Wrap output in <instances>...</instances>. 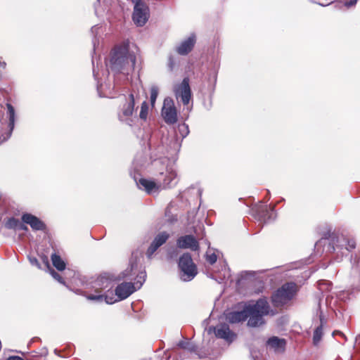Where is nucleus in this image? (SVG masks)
Wrapping results in <instances>:
<instances>
[{
  "label": "nucleus",
  "instance_id": "f03ea898",
  "mask_svg": "<svg viewBox=\"0 0 360 360\" xmlns=\"http://www.w3.org/2000/svg\"><path fill=\"white\" fill-rule=\"evenodd\" d=\"M114 282L112 280L104 276H100L95 281L94 285L96 294L89 295L87 299L98 302L105 301L107 304H113L117 302L112 290Z\"/></svg>",
  "mask_w": 360,
  "mask_h": 360
},
{
  "label": "nucleus",
  "instance_id": "393cba45",
  "mask_svg": "<svg viewBox=\"0 0 360 360\" xmlns=\"http://www.w3.org/2000/svg\"><path fill=\"white\" fill-rule=\"evenodd\" d=\"M317 286L319 290L321 292L323 295L326 296V302L328 301L330 297H333L332 295H326V293L329 292L332 288V283L329 281L321 280L318 281Z\"/></svg>",
  "mask_w": 360,
  "mask_h": 360
},
{
  "label": "nucleus",
  "instance_id": "09e8293b",
  "mask_svg": "<svg viewBox=\"0 0 360 360\" xmlns=\"http://www.w3.org/2000/svg\"><path fill=\"white\" fill-rule=\"evenodd\" d=\"M92 64H93V65H94V58L92 59Z\"/></svg>",
  "mask_w": 360,
  "mask_h": 360
},
{
  "label": "nucleus",
  "instance_id": "6e6552de",
  "mask_svg": "<svg viewBox=\"0 0 360 360\" xmlns=\"http://www.w3.org/2000/svg\"><path fill=\"white\" fill-rule=\"evenodd\" d=\"M139 98V93L134 88L128 97L126 98V103L122 105L118 112V118L127 124L131 126L133 122V112L134 110L135 101Z\"/></svg>",
  "mask_w": 360,
  "mask_h": 360
},
{
  "label": "nucleus",
  "instance_id": "bb28decb",
  "mask_svg": "<svg viewBox=\"0 0 360 360\" xmlns=\"http://www.w3.org/2000/svg\"><path fill=\"white\" fill-rule=\"evenodd\" d=\"M51 261L53 265L58 270V271H63L65 269V263L64 261L61 259V257L56 254L53 253L51 255Z\"/></svg>",
  "mask_w": 360,
  "mask_h": 360
},
{
  "label": "nucleus",
  "instance_id": "f8f14e48",
  "mask_svg": "<svg viewBox=\"0 0 360 360\" xmlns=\"http://www.w3.org/2000/svg\"><path fill=\"white\" fill-rule=\"evenodd\" d=\"M162 115L167 124H172L177 122L176 109L173 100L169 97L164 100Z\"/></svg>",
  "mask_w": 360,
  "mask_h": 360
},
{
  "label": "nucleus",
  "instance_id": "c03bdc74",
  "mask_svg": "<svg viewBox=\"0 0 360 360\" xmlns=\"http://www.w3.org/2000/svg\"><path fill=\"white\" fill-rule=\"evenodd\" d=\"M48 354V351L46 349L42 353L41 355L46 356Z\"/></svg>",
  "mask_w": 360,
  "mask_h": 360
},
{
  "label": "nucleus",
  "instance_id": "7ed1b4c3",
  "mask_svg": "<svg viewBox=\"0 0 360 360\" xmlns=\"http://www.w3.org/2000/svg\"><path fill=\"white\" fill-rule=\"evenodd\" d=\"M269 304L265 299H259L255 303L246 304L248 326L256 328L264 325V316L269 314Z\"/></svg>",
  "mask_w": 360,
  "mask_h": 360
},
{
  "label": "nucleus",
  "instance_id": "f3484780",
  "mask_svg": "<svg viewBox=\"0 0 360 360\" xmlns=\"http://www.w3.org/2000/svg\"><path fill=\"white\" fill-rule=\"evenodd\" d=\"M137 290V288L131 282H123L119 284L115 289V294L118 299L117 301L123 300L129 297Z\"/></svg>",
  "mask_w": 360,
  "mask_h": 360
},
{
  "label": "nucleus",
  "instance_id": "b1692460",
  "mask_svg": "<svg viewBox=\"0 0 360 360\" xmlns=\"http://www.w3.org/2000/svg\"><path fill=\"white\" fill-rule=\"evenodd\" d=\"M319 319H320V325L316 328L314 332L313 335V342L315 345H317L321 341L323 335V325L325 323L323 316L322 314V311H319Z\"/></svg>",
  "mask_w": 360,
  "mask_h": 360
},
{
  "label": "nucleus",
  "instance_id": "0eeeda50",
  "mask_svg": "<svg viewBox=\"0 0 360 360\" xmlns=\"http://www.w3.org/2000/svg\"><path fill=\"white\" fill-rule=\"evenodd\" d=\"M296 292V285L287 283L278 288L271 296V302L274 307H280L290 301Z\"/></svg>",
  "mask_w": 360,
  "mask_h": 360
},
{
  "label": "nucleus",
  "instance_id": "de8ad7c7",
  "mask_svg": "<svg viewBox=\"0 0 360 360\" xmlns=\"http://www.w3.org/2000/svg\"><path fill=\"white\" fill-rule=\"evenodd\" d=\"M97 90H98V94H100V89H99V86H98V85L97 86ZM99 96H101V94H99Z\"/></svg>",
  "mask_w": 360,
  "mask_h": 360
},
{
  "label": "nucleus",
  "instance_id": "37998d69",
  "mask_svg": "<svg viewBox=\"0 0 360 360\" xmlns=\"http://www.w3.org/2000/svg\"><path fill=\"white\" fill-rule=\"evenodd\" d=\"M6 360H24V359L18 356H9Z\"/></svg>",
  "mask_w": 360,
  "mask_h": 360
},
{
  "label": "nucleus",
  "instance_id": "58836bf2",
  "mask_svg": "<svg viewBox=\"0 0 360 360\" xmlns=\"http://www.w3.org/2000/svg\"><path fill=\"white\" fill-rule=\"evenodd\" d=\"M168 65H169V69L171 70H172V69L174 68V58L172 56L169 57Z\"/></svg>",
  "mask_w": 360,
  "mask_h": 360
},
{
  "label": "nucleus",
  "instance_id": "4c0bfd02",
  "mask_svg": "<svg viewBox=\"0 0 360 360\" xmlns=\"http://www.w3.org/2000/svg\"><path fill=\"white\" fill-rule=\"evenodd\" d=\"M17 230L27 231L28 228L22 221L19 223Z\"/></svg>",
  "mask_w": 360,
  "mask_h": 360
},
{
  "label": "nucleus",
  "instance_id": "dca6fc26",
  "mask_svg": "<svg viewBox=\"0 0 360 360\" xmlns=\"http://www.w3.org/2000/svg\"><path fill=\"white\" fill-rule=\"evenodd\" d=\"M169 238V234L166 231L159 233L153 239L146 251V256L150 259L158 249L165 244Z\"/></svg>",
  "mask_w": 360,
  "mask_h": 360
},
{
  "label": "nucleus",
  "instance_id": "cd10ccee",
  "mask_svg": "<svg viewBox=\"0 0 360 360\" xmlns=\"http://www.w3.org/2000/svg\"><path fill=\"white\" fill-rule=\"evenodd\" d=\"M146 272L145 271H140L135 278V282L133 284L137 288V290L140 289L146 281Z\"/></svg>",
  "mask_w": 360,
  "mask_h": 360
},
{
  "label": "nucleus",
  "instance_id": "2f4dec72",
  "mask_svg": "<svg viewBox=\"0 0 360 360\" xmlns=\"http://www.w3.org/2000/svg\"><path fill=\"white\" fill-rule=\"evenodd\" d=\"M159 89L157 86L153 85L150 88V103L153 106L158 96Z\"/></svg>",
  "mask_w": 360,
  "mask_h": 360
},
{
  "label": "nucleus",
  "instance_id": "473e14b6",
  "mask_svg": "<svg viewBox=\"0 0 360 360\" xmlns=\"http://www.w3.org/2000/svg\"><path fill=\"white\" fill-rule=\"evenodd\" d=\"M148 112V105L146 101H143L141 103V111L139 113L140 118L141 120H146L147 118Z\"/></svg>",
  "mask_w": 360,
  "mask_h": 360
},
{
  "label": "nucleus",
  "instance_id": "f257e3e1",
  "mask_svg": "<svg viewBox=\"0 0 360 360\" xmlns=\"http://www.w3.org/2000/svg\"><path fill=\"white\" fill-rule=\"evenodd\" d=\"M137 51V46H131L129 41L115 46L110 51L109 60L105 62L108 69L115 74L129 75L134 70Z\"/></svg>",
  "mask_w": 360,
  "mask_h": 360
},
{
  "label": "nucleus",
  "instance_id": "423d86ee",
  "mask_svg": "<svg viewBox=\"0 0 360 360\" xmlns=\"http://www.w3.org/2000/svg\"><path fill=\"white\" fill-rule=\"evenodd\" d=\"M328 241V250L335 251L337 249L342 250L343 248L347 251H350L355 248L356 242L353 239L347 240L344 237L339 238L334 233L328 232L324 235L319 241L316 244H326Z\"/></svg>",
  "mask_w": 360,
  "mask_h": 360
},
{
  "label": "nucleus",
  "instance_id": "7c9ffc66",
  "mask_svg": "<svg viewBox=\"0 0 360 360\" xmlns=\"http://www.w3.org/2000/svg\"><path fill=\"white\" fill-rule=\"evenodd\" d=\"M101 27L98 25H94L91 28V32L92 35L94 36L93 39H92V43H93L94 52L96 51V44H98V41L96 39V34H98V30Z\"/></svg>",
  "mask_w": 360,
  "mask_h": 360
},
{
  "label": "nucleus",
  "instance_id": "4be33fe9",
  "mask_svg": "<svg viewBox=\"0 0 360 360\" xmlns=\"http://www.w3.org/2000/svg\"><path fill=\"white\" fill-rule=\"evenodd\" d=\"M246 305L241 311H234L229 312L226 315L227 321L231 323H238L247 319Z\"/></svg>",
  "mask_w": 360,
  "mask_h": 360
},
{
  "label": "nucleus",
  "instance_id": "39448f33",
  "mask_svg": "<svg viewBox=\"0 0 360 360\" xmlns=\"http://www.w3.org/2000/svg\"><path fill=\"white\" fill-rule=\"evenodd\" d=\"M179 278L184 282L192 281L198 274V269L193 262L191 255L188 252L180 256L178 261Z\"/></svg>",
  "mask_w": 360,
  "mask_h": 360
},
{
  "label": "nucleus",
  "instance_id": "412c9836",
  "mask_svg": "<svg viewBox=\"0 0 360 360\" xmlns=\"http://www.w3.org/2000/svg\"><path fill=\"white\" fill-rule=\"evenodd\" d=\"M178 346L180 347L181 348L186 349V350H188L189 352H195L196 354L200 359H202V358H209L210 359H214L212 356H211V354H210V353L208 351L205 352V351H203L202 349L200 350V351H197L195 345H193L191 342H185V341H181V342H179Z\"/></svg>",
  "mask_w": 360,
  "mask_h": 360
},
{
  "label": "nucleus",
  "instance_id": "aec40b11",
  "mask_svg": "<svg viewBox=\"0 0 360 360\" xmlns=\"http://www.w3.org/2000/svg\"><path fill=\"white\" fill-rule=\"evenodd\" d=\"M195 44V36L191 34L187 39L183 40L176 47V52L181 56H186L190 53Z\"/></svg>",
  "mask_w": 360,
  "mask_h": 360
},
{
  "label": "nucleus",
  "instance_id": "a18cd8bd",
  "mask_svg": "<svg viewBox=\"0 0 360 360\" xmlns=\"http://www.w3.org/2000/svg\"><path fill=\"white\" fill-rule=\"evenodd\" d=\"M93 73H94V78L96 79V77H97V76H96V72H95V69H94V70H93Z\"/></svg>",
  "mask_w": 360,
  "mask_h": 360
},
{
  "label": "nucleus",
  "instance_id": "a211bd4d",
  "mask_svg": "<svg viewBox=\"0 0 360 360\" xmlns=\"http://www.w3.org/2000/svg\"><path fill=\"white\" fill-rule=\"evenodd\" d=\"M176 245L181 249H191L193 251L199 250V243L192 235H186L176 240Z\"/></svg>",
  "mask_w": 360,
  "mask_h": 360
},
{
  "label": "nucleus",
  "instance_id": "a19ab883",
  "mask_svg": "<svg viewBox=\"0 0 360 360\" xmlns=\"http://www.w3.org/2000/svg\"><path fill=\"white\" fill-rule=\"evenodd\" d=\"M354 262H356L355 268L357 271H359V269H360V258L355 257Z\"/></svg>",
  "mask_w": 360,
  "mask_h": 360
},
{
  "label": "nucleus",
  "instance_id": "9d476101",
  "mask_svg": "<svg viewBox=\"0 0 360 360\" xmlns=\"http://www.w3.org/2000/svg\"><path fill=\"white\" fill-rule=\"evenodd\" d=\"M134 11L132 20L135 25L139 27L143 26L149 18V8L143 0H132Z\"/></svg>",
  "mask_w": 360,
  "mask_h": 360
},
{
  "label": "nucleus",
  "instance_id": "8fccbe9b",
  "mask_svg": "<svg viewBox=\"0 0 360 360\" xmlns=\"http://www.w3.org/2000/svg\"><path fill=\"white\" fill-rule=\"evenodd\" d=\"M322 3H323V4H326L327 2H326V1H323V2H322Z\"/></svg>",
  "mask_w": 360,
  "mask_h": 360
},
{
  "label": "nucleus",
  "instance_id": "20e7f679",
  "mask_svg": "<svg viewBox=\"0 0 360 360\" xmlns=\"http://www.w3.org/2000/svg\"><path fill=\"white\" fill-rule=\"evenodd\" d=\"M154 165L155 166L162 165L163 167L162 169H159V174L160 176V179L162 180L165 186L172 187L176 184L178 181L177 173L174 163H172L169 159L164 158L155 160Z\"/></svg>",
  "mask_w": 360,
  "mask_h": 360
},
{
  "label": "nucleus",
  "instance_id": "f704fd0d",
  "mask_svg": "<svg viewBox=\"0 0 360 360\" xmlns=\"http://www.w3.org/2000/svg\"><path fill=\"white\" fill-rule=\"evenodd\" d=\"M50 273L53 278H54L56 281H58L60 283L65 284L63 278L57 272L52 269L51 270Z\"/></svg>",
  "mask_w": 360,
  "mask_h": 360
},
{
  "label": "nucleus",
  "instance_id": "72a5a7b5",
  "mask_svg": "<svg viewBox=\"0 0 360 360\" xmlns=\"http://www.w3.org/2000/svg\"><path fill=\"white\" fill-rule=\"evenodd\" d=\"M205 259L210 264L212 265L217 262V256L214 252H211L210 250H208L205 254Z\"/></svg>",
  "mask_w": 360,
  "mask_h": 360
},
{
  "label": "nucleus",
  "instance_id": "79ce46f5",
  "mask_svg": "<svg viewBox=\"0 0 360 360\" xmlns=\"http://www.w3.org/2000/svg\"><path fill=\"white\" fill-rule=\"evenodd\" d=\"M177 255V252L176 250H173L172 252H168V257L169 259H172L174 258V257H176Z\"/></svg>",
  "mask_w": 360,
  "mask_h": 360
},
{
  "label": "nucleus",
  "instance_id": "c756f323",
  "mask_svg": "<svg viewBox=\"0 0 360 360\" xmlns=\"http://www.w3.org/2000/svg\"><path fill=\"white\" fill-rule=\"evenodd\" d=\"M20 220L15 217H10L5 223V227L8 229L17 230Z\"/></svg>",
  "mask_w": 360,
  "mask_h": 360
},
{
  "label": "nucleus",
  "instance_id": "c9c22d12",
  "mask_svg": "<svg viewBox=\"0 0 360 360\" xmlns=\"http://www.w3.org/2000/svg\"><path fill=\"white\" fill-rule=\"evenodd\" d=\"M28 258H29V261L32 265L36 266L38 269L41 268L39 262L38 261V259L36 257H29Z\"/></svg>",
  "mask_w": 360,
  "mask_h": 360
},
{
  "label": "nucleus",
  "instance_id": "c85d7f7f",
  "mask_svg": "<svg viewBox=\"0 0 360 360\" xmlns=\"http://www.w3.org/2000/svg\"><path fill=\"white\" fill-rule=\"evenodd\" d=\"M177 131L181 136V140H183L190 132L188 125L186 123L179 124L178 125Z\"/></svg>",
  "mask_w": 360,
  "mask_h": 360
},
{
  "label": "nucleus",
  "instance_id": "2eb2a0df",
  "mask_svg": "<svg viewBox=\"0 0 360 360\" xmlns=\"http://www.w3.org/2000/svg\"><path fill=\"white\" fill-rule=\"evenodd\" d=\"M21 221L24 224L30 225L34 231H45L46 229V225L45 223L39 217L31 213H22L21 216Z\"/></svg>",
  "mask_w": 360,
  "mask_h": 360
},
{
  "label": "nucleus",
  "instance_id": "1a4fd4ad",
  "mask_svg": "<svg viewBox=\"0 0 360 360\" xmlns=\"http://www.w3.org/2000/svg\"><path fill=\"white\" fill-rule=\"evenodd\" d=\"M252 212L255 219L262 224L271 223L276 218L274 206L264 205L262 201L252 207Z\"/></svg>",
  "mask_w": 360,
  "mask_h": 360
},
{
  "label": "nucleus",
  "instance_id": "5701e85b",
  "mask_svg": "<svg viewBox=\"0 0 360 360\" xmlns=\"http://www.w3.org/2000/svg\"><path fill=\"white\" fill-rule=\"evenodd\" d=\"M266 345L275 352H283L286 345V341L283 338L273 336L268 339Z\"/></svg>",
  "mask_w": 360,
  "mask_h": 360
},
{
  "label": "nucleus",
  "instance_id": "9b49d317",
  "mask_svg": "<svg viewBox=\"0 0 360 360\" xmlns=\"http://www.w3.org/2000/svg\"><path fill=\"white\" fill-rule=\"evenodd\" d=\"M6 129L0 134V145L7 141L12 136L15 128L16 115L14 107L9 103H6Z\"/></svg>",
  "mask_w": 360,
  "mask_h": 360
},
{
  "label": "nucleus",
  "instance_id": "e433bc0d",
  "mask_svg": "<svg viewBox=\"0 0 360 360\" xmlns=\"http://www.w3.org/2000/svg\"><path fill=\"white\" fill-rule=\"evenodd\" d=\"M357 1L358 0H350L349 1H345L343 5L347 8H349V7L355 6Z\"/></svg>",
  "mask_w": 360,
  "mask_h": 360
},
{
  "label": "nucleus",
  "instance_id": "6ab92c4d",
  "mask_svg": "<svg viewBox=\"0 0 360 360\" xmlns=\"http://www.w3.org/2000/svg\"><path fill=\"white\" fill-rule=\"evenodd\" d=\"M134 179L139 188L145 191L148 194L158 192L159 186L155 181L144 178H139L138 179L136 176H134Z\"/></svg>",
  "mask_w": 360,
  "mask_h": 360
},
{
  "label": "nucleus",
  "instance_id": "49530a36",
  "mask_svg": "<svg viewBox=\"0 0 360 360\" xmlns=\"http://www.w3.org/2000/svg\"><path fill=\"white\" fill-rule=\"evenodd\" d=\"M198 195H200V196H201V195H202V191H201L200 189H198Z\"/></svg>",
  "mask_w": 360,
  "mask_h": 360
},
{
  "label": "nucleus",
  "instance_id": "4468645a",
  "mask_svg": "<svg viewBox=\"0 0 360 360\" xmlns=\"http://www.w3.org/2000/svg\"><path fill=\"white\" fill-rule=\"evenodd\" d=\"M212 331L217 338L224 339L229 343L232 342L236 338V333L232 332L229 325L226 323L219 324L216 327H210L207 333L210 334Z\"/></svg>",
  "mask_w": 360,
  "mask_h": 360
},
{
  "label": "nucleus",
  "instance_id": "ea45409f",
  "mask_svg": "<svg viewBox=\"0 0 360 360\" xmlns=\"http://www.w3.org/2000/svg\"><path fill=\"white\" fill-rule=\"evenodd\" d=\"M240 275H241V278H245L248 276H254L255 272H253V271H243Z\"/></svg>",
  "mask_w": 360,
  "mask_h": 360
},
{
  "label": "nucleus",
  "instance_id": "ddd939ff",
  "mask_svg": "<svg viewBox=\"0 0 360 360\" xmlns=\"http://www.w3.org/2000/svg\"><path fill=\"white\" fill-rule=\"evenodd\" d=\"M176 98L180 101L184 105H188L191 99V91L189 86V80L184 78L181 83L174 88Z\"/></svg>",
  "mask_w": 360,
  "mask_h": 360
},
{
  "label": "nucleus",
  "instance_id": "a878e982",
  "mask_svg": "<svg viewBox=\"0 0 360 360\" xmlns=\"http://www.w3.org/2000/svg\"><path fill=\"white\" fill-rule=\"evenodd\" d=\"M136 269H137L136 262L135 260H134V258L132 257L130 259V267L127 269L123 272V277L127 278L128 279H132L131 276L134 275L136 273Z\"/></svg>",
  "mask_w": 360,
  "mask_h": 360
}]
</instances>
